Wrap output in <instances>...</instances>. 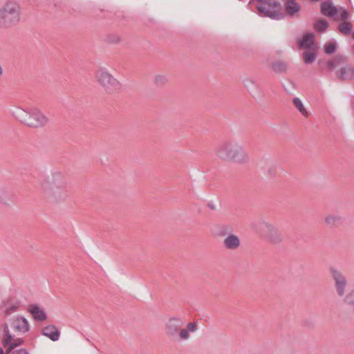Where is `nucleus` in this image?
<instances>
[{"label": "nucleus", "mask_w": 354, "mask_h": 354, "mask_svg": "<svg viewBox=\"0 0 354 354\" xmlns=\"http://www.w3.org/2000/svg\"><path fill=\"white\" fill-rule=\"evenodd\" d=\"M39 187L43 196L50 202H60L68 196L67 178L59 171H53L50 176L42 179Z\"/></svg>", "instance_id": "obj_1"}, {"label": "nucleus", "mask_w": 354, "mask_h": 354, "mask_svg": "<svg viewBox=\"0 0 354 354\" xmlns=\"http://www.w3.org/2000/svg\"><path fill=\"white\" fill-rule=\"evenodd\" d=\"M216 156L223 160L243 164L248 161V155L243 146L234 140L224 141L216 149Z\"/></svg>", "instance_id": "obj_2"}, {"label": "nucleus", "mask_w": 354, "mask_h": 354, "mask_svg": "<svg viewBox=\"0 0 354 354\" xmlns=\"http://www.w3.org/2000/svg\"><path fill=\"white\" fill-rule=\"evenodd\" d=\"M183 320L178 317H171L165 323V333L171 338L178 337V340H187L189 339V333H194L198 330L195 322H189L185 328Z\"/></svg>", "instance_id": "obj_3"}, {"label": "nucleus", "mask_w": 354, "mask_h": 354, "mask_svg": "<svg viewBox=\"0 0 354 354\" xmlns=\"http://www.w3.org/2000/svg\"><path fill=\"white\" fill-rule=\"evenodd\" d=\"M21 7L17 1H6L0 8V28L17 26L21 19Z\"/></svg>", "instance_id": "obj_4"}, {"label": "nucleus", "mask_w": 354, "mask_h": 354, "mask_svg": "<svg viewBox=\"0 0 354 354\" xmlns=\"http://www.w3.org/2000/svg\"><path fill=\"white\" fill-rule=\"evenodd\" d=\"M14 115L21 123L31 128H39L48 122L47 118L35 107L28 110L18 108L15 111Z\"/></svg>", "instance_id": "obj_5"}, {"label": "nucleus", "mask_w": 354, "mask_h": 354, "mask_svg": "<svg viewBox=\"0 0 354 354\" xmlns=\"http://www.w3.org/2000/svg\"><path fill=\"white\" fill-rule=\"evenodd\" d=\"M1 329V344L6 348L7 354L10 353H11V354H28V352L24 348L12 351L15 348L23 344L24 339L19 337H15V335L11 333L8 323H3Z\"/></svg>", "instance_id": "obj_6"}, {"label": "nucleus", "mask_w": 354, "mask_h": 354, "mask_svg": "<svg viewBox=\"0 0 354 354\" xmlns=\"http://www.w3.org/2000/svg\"><path fill=\"white\" fill-rule=\"evenodd\" d=\"M249 6H255L263 16L275 19L283 17L281 6L278 1H249Z\"/></svg>", "instance_id": "obj_7"}, {"label": "nucleus", "mask_w": 354, "mask_h": 354, "mask_svg": "<svg viewBox=\"0 0 354 354\" xmlns=\"http://www.w3.org/2000/svg\"><path fill=\"white\" fill-rule=\"evenodd\" d=\"M344 64L339 70L338 77L341 81L352 80L354 77V67L347 64L346 57L342 55H336L333 59L328 62V66L334 69L336 66Z\"/></svg>", "instance_id": "obj_8"}, {"label": "nucleus", "mask_w": 354, "mask_h": 354, "mask_svg": "<svg viewBox=\"0 0 354 354\" xmlns=\"http://www.w3.org/2000/svg\"><path fill=\"white\" fill-rule=\"evenodd\" d=\"M95 78L108 93H113L120 88L119 82L104 68H99L95 72Z\"/></svg>", "instance_id": "obj_9"}, {"label": "nucleus", "mask_w": 354, "mask_h": 354, "mask_svg": "<svg viewBox=\"0 0 354 354\" xmlns=\"http://www.w3.org/2000/svg\"><path fill=\"white\" fill-rule=\"evenodd\" d=\"M330 274L334 281L335 288L339 296L344 295L348 281L346 276L337 268L331 267L329 269Z\"/></svg>", "instance_id": "obj_10"}, {"label": "nucleus", "mask_w": 354, "mask_h": 354, "mask_svg": "<svg viewBox=\"0 0 354 354\" xmlns=\"http://www.w3.org/2000/svg\"><path fill=\"white\" fill-rule=\"evenodd\" d=\"M11 328L18 334H24L30 331V326L28 319L21 315H15L10 321Z\"/></svg>", "instance_id": "obj_11"}, {"label": "nucleus", "mask_w": 354, "mask_h": 354, "mask_svg": "<svg viewBox=\"0 0 354 354\" xmlns=\"http://www.w3.org/2000/svg\"><path fill=\"white\" fill-rule=\"evenodd\" d=\"M262 235L272 243H279L282 240L281 232L270 224L266 223L262 227Z\"/></svg>", "instance_id": "obj_12"}, {"label": "nucleus", "mask_w": 354, "mask_h": 354, "mask_svg": "<svg viewBox=\"0 0 354 354\" xmlns=\"http://www.w3.org/2000/svg\"><path fill=\"white\" fill-rule=\"evenodd\" d=\"M3 305L5 306L3 316L7 317L19 310L21 307V301L16 299L8 298L6 301H4Z\"/></svg>", "instance_id": "obj_13"}, {"label": "nucleus", "mask_w": 354, "mask_h": 354, "mask_svg": "<svg viewBox=\"0 0 354 354\" xmlns=\"http://www.w3.org/2000/svg\"><path fill=\"white\" fill-rule=\"evenodd\" d=\"M240 245V239L234 234H228L223 241V246L227 250H237Z\"/></svg>", "instance_id": "obj_14"}, {"label": "nucleus", "mask_w": 354, "mask_h": 354, "mask_svg": "<svg viewBox=\"0 0 354 354\" xmlns=\"http://www.w3.org/2000/svg\"><path fill=\"white\" fill-rule=\"evenodd\" d=\"M337 8L331 1H323L321 4V13L328 17H333L337 14Z\"/></svg>", "instance_id": "obj_15"}, {"label": "nucleus", "mask_w": 354, "mask_h": 354, "mask_svg": "<svg viewBox=\"0 0 354 354\" xmlns=\"http://www.w3.org/2000/svg\"><path fill=\"white\" fill-rule=\"evenodd\" d=\"M28 310L37 321L42 322L47 318L46 313L36 304L30 305Z\"/></svg>", "instance_id": "obj_16"}, {"label": "nucleus", "mask_w": 354, "mask_h": 354, "mask_svg": "<svg viewBox=\"0 0 354 354\" xmlns=\"http://www.w3.org/2000/svg\"><path fill=\"white\" fill-rule=\"evenodd\" d=\"M41 334L53 342L57 341L60 336V332L55 325L46 326L42 329Z\"/></svg>", "instance_id": "obj_17"}, {"label": "nucleus", "mask_w": 354, "mask_h": 354, "mask_svg": "<svg viewBox=\"0 0 354 354\" xmlns=\"http://www.w3.org/2000/svg\"><path fill=\"white\" fill-rule=\"evenodd\" d=\"M315 35L313 33L308 32L304 35L299 42L300 48L310 49L314 45Z\"/></svg>", "instance_id": "obj_18"}, {"label": "nucleus", "mask_w": 354, "mask_h": 354, "mask_svg": "<svg viewBox=\"0 0 354 354\" xmlns=\"http://www.w3.org/2000/svg\"><path fill=\"white\" fill-rule=\"evenodd\" d=\"M244 86L252 96H257L259 94V86L252 79L246 78L243 80Z\"/></svg>", "instance_id": "obj_19"}, {"label": "nucleus", "mask_w": 354, "mask_h": 354, "mask_svg": "<svg viewBox=\"0 0 354 354\" xmlns=\"http://www.w3.org/2000/svg\"><path fill=\"white\" fill-rule=\"evenodd\" d=\"M284 7L287 14L291 16L299 12L301 9L300 5L297 1H285Z\"/></svg>", "instance_id": "obj_20"}, {"label": "nucleus", "mask_w": 354, "mask_h": 354, "mask_svg": "<svg viewBox=\"0 0 354 354\" xmlns=\"http://www.w3.org/2000/svg\"><path fill=\"white\" fill-rule=\"evenodd\" d=\"M325 223L330 228L337 227L342 223V217L338 215H328L324 219Z\"/></svg>", "instance_id": "obj_21"}, {"label": "nucleus", "mask_w": 354, "mask_h": 354, "mask_svg": "<svg viewBox=\"0 0 354 354\" xmlns=\"http://www.w3.org/2000/svg\"><path fill=\"white\" fill-rule=\"evenodd\" d=\"M292 103L303 116L308 117V113L304 108L303 102L299 97H294L292 99Z\"/></svg>", "instance_id": "obj_22"}, {"label": "nucleus", "mask_w": 354, "mask_h": 354, "mask_svg": "<svg viewBox=\"0 0 354 354\" xmlns=\"http://www.w3.org/2000/svg\"><path fill=\"white\" fill-rule=\"evenodd\" d=\"M338 29L342 34L348 35L352 32V24L350 22L344 21L339 24Z\"/></svg>", "instance_id": "obj_23"}, {"label": "nucleus", "mask_w": 354, "mask_h": 354, "mask_svg": "<svg viewBox=\"0 0 354 354\" xmlns=\"http://www.w3.org/2000/svg\"><path fill=\"white\" fill-rule=\"evenodd\" d=\"M329 24L326 19H319L314 23V28L317 32H324L328 27Z\"/></svg>", "instance_id": "obj_24"}, {"label": "nucleus", "mask_w": 354, "mask_h": 354, "mask_svg": "<svg viewBox=\"0 0 354 354\" xmlns=\"http://www.w3.org/2000/svg\"><path fill=\"white\" fill-rule=\"evenodd\" d=\"M168 82V79L166 75L162 74H158L153 77V83L158 87H162L166 85Z\"/></svg>", "instance_id": "obj_25"}, {"label": "nucleus", "mask_w": 354, "mask_h": 354, "mask_svg": "<svg viewBox=\"0 0 354 354\" xmlns=\"http://www.w3.org/2000/svg\"><path fill=\"white\" fill-rule=\"evenodd\" d=\"M121 37L117 33H111L106 35L105 41L110 44H118L121 41Z\"/></svg>", "instance_id": "obj_26"}, {"label": "nucleus", "mask_w": 354, "mask_h": 354, "mask_svg": "<svg viewBox=\"0 0 354 354\" xmlns=\"http://www.w3.org/2000/svg\"><path fill=\"white\" fill-rule=\"evenodd\" d=\"M271 68L275 73H284L286 71V64L281 62H274L272 64Z\"/></svg>", "instance_id": "obj_27"}, {"label": "nucleus", "mask_w": 354, "mask_h": 354, "mask_svg": "<svg viewBox=\"0 0 354 354\" xmlns=\"http://www.w3.org/2000/svg\"><path fill=\"white\" fill-rule=\"evenodd\" d=\"M305 64H312L316 58V54L314 52L305 51L303 54Z\"/></svg>", "instance_id": "obj_28"}, {"label": "nucleus", "mask_w": 354, "mask_h": 354, "mask_svg": "<svg viewBox=\"0 0 354 354\" xmlns=\"http://www.w3.org/2000/svg\"><path fill=\"white\" fill-rule=\"evenodd\" d=\"M344 301L349 306V309L354 308V290L346 295Z\"/></svg>", "instance_id": "obj_29"}, {"label": "nucleus", "mask_w": 354, "mask_h": 354, "mask_svg": "<svg viewBox=\"0 0 354 354\" xmlns=\"http://www.w3.org/2000/svg\"><path fill=\"white\" fill-rule=\"evenodd\" d=\"M9 196L10 193L8 189L0 187V203H6L8 200Z\"/></svg>", "instance_id": "obj_30"}, {"label": "nucleus", "mask_w": 354, "mask_h": 354, "mask_svg": "<svg viewBox=\"0 0 354 354\" xmlns=\"http://www.w3.org/2000/svg\"><path fill=\"white\" fill-rule=\"evenodd\" d=\"M336 49V46L333 43H328L324 46V53L326 54H333Z\"/></svg>", "instance_id": "obj_31"}, {"label": "nucleus", "mask_w": 354, "mask_h": 354, "mask_svg": "<svg viewBox=\"0 0 354 354\" xmlns=\"http://www.w3.org/2000/svg\"><path fill=\"white\" fill-rule=\"evenodd\" d=\"M277 167L274 165L270 166L268 169V175L270 178H274L277 176Z\"/></svg>", "instance_id": "obj_32"}, {"label": "nucleus", "mask_w": 354, "mask_h": 354, "mask_svg": "<svg viewBox=\"0 0 354 354\" xmlns=\"http://www.w3.org/2000/svg\"><path fill=\"white\" fill-rule=\"evenodd\" d=\"M348 17V12L346 10H343L342 12L340 13V18L344 21H346Z\"/></svg>", "instance_id": "obj_33"}, {"label": "nucleus", "mask_w": 354, "mask_h": 354, "mask_svg": "<svg viewBox=\"0 0 354 354\" xmlns=\"http://www.w3.org/2000/svg\"><path fill=\"white\" fill-rule=\"evenodd\" d=\"M3 69L1 64H0V80L1 79V77L3 76Z\"/></svg>", "instance_id": "obj_34"}, {"label": "nucleus", "mask_w": 354, "mask_h": 354, "mask_svg": "<svg viewBox=\"0 0 354 354\" xmlns=\"http://www.w3.org/2000/svg\"><path fill=\"white\" fill-rule=\"evenodd\" d=\"M350 310H351L353 316L354 317V307L353 308L350 309Z\"/></svg>", "instance_id": "obj_35"}, {"label": "nucleus", "mask_w": 354, "mask_h": 354, "mask_svg": "<svg viewBox=\"0 0 354 354\" xmlns=\"http://www.w3.org/2000/svg\"><path fill=\"white\" fill-rule=\"evenodd\" d=\"M0 354H3V350L1 347H0Z\"/></svg>", "instance_id": "obj_36"}]
</instances>
